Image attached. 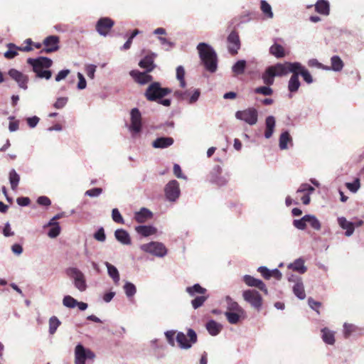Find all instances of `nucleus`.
Masks as SVG:
<instances>
[{
    "instance_id": "5701e85b",
    "label": "nucleus",
    "mask_w": 364,
    "mask_h": 364,
    "mask_svg": "<svg viewBox=\"0 0 364 364\" xmlns=\"http://www.w3.org/2000/svg\"><path fill=\"white\" fill-rule=\"evenodd\" d=\"M116 240L124 245L131 244V238L127 231L124 229H117L114 232Z\"/></svg>"
},
{
    "instance_id": "4c0bfd02",
    "label": "nucleus",
    "mask_w": 364,
    "mask_h": 364,
    "mask_svg": "<svg viewBox=\"0 0 364 364\" xmlns=\"http://www.w3.org/2000/svg\"><path fill=\"white\" fill-rule=\"evenodd\" d=\"M306 223L309 224L314 230H320L321 228V224L318 218L314 215H306Z\"/></svg>"
},
{
    "instance_id": "bb28decb",
    "label": "nucleus",
    "mask_w": 364,
    "mask_h": 364,
    "mask_svg": "<svg viewBox=\"0 0 364 364\" xmlns=\"http://www.w3.org/2000/svg\"><path fill=\"white\" fill-rule=\"evenodd\" d=\"M152 213L148 209L143 208L139 212H136L134 215V219L139 223H144L148 218H150Z\"/></svg>"
},
{
    "instance_id": "f3484780",
    "label": "nucleus",
    "mask_w": 364,
    "mask_h": 364,
    "mask_svg": "<svg viewBox=\"0 0 364 364\" xmlns=\"http://www.w3.org/2000/svg\"><path fill=\"white\" fill-rule=\"evenodd\" d=\"M129 75L140 85H145L152 80V76L146 72H140L136 70H131Z\"/></svg>"
},
{
    "instance_id": "72a5a7b5",
    "label": "nucleus",
    "mask_w": 364,
    "mask_h": 364,
    "mask_svg": "<svg viewBox=\"0 0 364 364\" xmlns=\"http://www.w3.org/2000/svg\"><path fill=\"white\" fill-rule=\"evenodd\" d=\"M225 301L227 303V311H237L244 312V310L239 306V304L232 300L229 296L225 297Z\"/></svg>"
},
{
    "instance_id": "473e14b6",
    "label": "nucleus",
    "mask_w": 364,
    "mask_h": 364,
    "mask_svg": "<svg viewBox=\"0 0 364 364\" xmlns=\"http://www.w3.org/2000/svg\"><path fill=\"white\" fill-rule=\"evenodd\" d=\"M323 341L329 345H333L335 342L334 333L327 328L321 330Z\"/></svg>"
},
{
    "instance_id": "2eb2a0df",
    "label": "nucleus",
    "mask_w": 364,
    "mask_h": 364,
    "mask_svg": "<svg viewBox=\"0 0 364 364\" xmlns=\"http://www.w3.org/2000/svg\"><path fill=\"white\" fill-rule=\"evenodd\" d=\"M8 74L18 83L19 87L23 90H27V83L28 81V77L27 75L14 68L10 69Z\"/></svg>"
},
{
    "instance_id": "69168bd1",
    "label": "nucleus",
    "mask_w": 364,
    "mask_h": 364,
    "mask_svg": "<svg viewBox=\"0 0 364 364\" xmlns=\"http://www.w3.org/2000/svg\"><path fill=\"white\" fill-rule=\"evenodd\" d=\"M190 95V92L188 90H186V91H180V90H176L175 92H174V96L178 99V100H187L188 99V96Z\"/></svg>"
},
{
    "instance_id": "5fc2aeb1",
    "label": "nucleus",
    "mask_w": 364,
    "mask_h": 364,
    "mask_svg": "<svg viewBox=\"0 0 364 364\" xmlns=\"http://www.w3.org/2000/svg\"><path fill=\"white\" fill-rule=\"evenodd\" d=\"M112 218L117 223L124 224V220L117 208L112 209Z\"/></svg>"
},
{
    "instance_id": "6e6d98bb",
    "label": "nucleus",
    "mask_w": 364,
    "mask_h": 364,
    "mask_svg": "<svg viewBox=\"0 0 364 364\" xmlns=\"http://www.w3.org/2000/svg\"><path fill=\"white\" fill-rule=\"evenodd\" d=\"M176 331L174 330L167 331L164 333L168 343L171 346H175L174 336Z\"/></svg>"
},
{
    "instance_id": "37998d69",
    "label": "nucleus",
    "mask_w": 364,
    "mask_h": 364,
    "mask_svg": "<svg viewBox=\"0 0 364 364\" xmlns=\"http://www.w3.org/2000/svg\"><path fill=\"white\" fill-rule=\"evenodd\" d=\"M123 289L126 296L128 298L133 297L136 292V286L130 282H126L123 287Z\"/></svg>"
},
{
    "instance_id": "c03bdc74",
    "label": "nucleus",
    "mask_w": 364,
    "mask_h": 364,
    "mask_svg": "<svg viewBox=\"0 0 364 364\" xmlns=\"http://www.w3.org/2000/svg\"><path fill=\"white\" fill-rule=\"evenodd\" d=\"M60 321L56 316H52L49 319V333L53 335L60 325Z\"/></svg>"
},
{
    "instance_id": "774afa93",
    "label": "nucleus",
    "mask_w": 364,
    "mask_h": 364,
    "mask_svg": "<svg viewBox=\"0 0 364 364\" xmlns=\"http://www.w3.org/2000/svg\"><path fill=\"white\" fill-rule=\"evenodd\" d=\"M68 102V97H59L54 104L56 109H61L65 106Z\"/></svg>"
},
{
    "instance_id": "423d86ee",
    "label": "nucleus",
    "mask_w": 364,
    "mask_h": 364,
    "mask_svg": "<svg viewBox=\"0 0 364 364\" xmlns=\"http://www.w3.org/2000/svg\"><path fill=\"white\" fill-rule=\"evenodd\" d=\"M236 119L243 121L249 125H255L258 121V111L254 107H248L235 112Z\"/></svg>"
},
{
    "instance_id": "3c124183",
    "label": "nucleus",
    "mask_w": 364,
    "mask_h": 364,
    "mask_svg": "<svg viewBox=\"0 0 364 364\" xmlns=\"http://www.w3.org/2000/svg\"><path fill=\"white\" fill-rule=\"evenodd\" d=\"M346 186L350 192L355 193L360 187V179L356 178L353 183H346Z\"/></svg>"
},
{
    "instance_id": "0e129e2a",
    "label": "nucleus",
    "mask_w": 364,
    "mask_h": 364,
    "mask_svg": "<svg viewBox=\"0 0 364 364\" xmlns=\"http://www.w3.org/2000/svg\"><path fill=\"white\" fill-rule=\"evenodd\" d=\"M102 192V189L100 188H94L90 190H87L85 192V195L88 196L90 197H97L99 196Z\"/></svg>"
},
{
    "instance_id": "79ce46f5",
    "label": "nucleus",
    "mask_w": 364,
    "mask_h": 364,
    "mask_svg": "<svg viewBox=\"0 0 364 364\" xmlns=\"http://www.w3.org/2000/svg\"><path fill=\"white\" fill-rule=\"evenodd\" d=\"M7 47L9 50L4 53V55L7 59H13L18 55L17 50H19L18 46L10 43L7 44Z\"/></svg>"
},
{
    "instance_id": "ea45409f",
    "label": "nucleus",
    "mask_w": 364,
    "mask_h": 364,
    "mask_svg": "<svg viewBox=\"0 0 364 364\" xmlns=\"http://www.w3.org/2000/svg\"><path fill=\"white\" fill-rule=\"evenodd\" d=\"M291 141V138L289 133L287 131L282 132L279 136V148L282 150L287 149L288 148L287 143Z\"/></svg>"
},
{
    "instance_id": "bf43d9fd",
    "label": "nucleus",
    "mask_w": 364,
    "mask_h": 364,
    "mask_svg": "<svg viewBox=\"0 0 364 364\" xmlns=\"http://www.w3.org/2000/svg\"><path fill=\"white\" fill-rule=\"evenodd\" d=\"M200 95V92L198 89H196L193 90V93L189 95L188 97H189L187 100L189 104H193L196 102L198 101L199 99V97Z\"/></svg>"
},
{
    "instance_id": "09e8293b",
    "label": "nucleus",
    "mask_w": 364,
    "mask_h": 364,
    "mask_svg": "<svg viewBox=\"0 0 364 364\" xmlns=\"http://www.w3.org/2000/svg\"><path fill=\"white\" fill-rule=\"evenodd\" d=\"M185 76V70L182 65H179L176 68V78L180 82V86L181 87H185L186 82L184 80Z\"/></svg>"
},
{
    "instance_id": "39448f33",
    "label": "nucleus",
    "mask_w": 364,
    "mask_h": 364,
    "mask_svg": "<svg viewBox=\"0 0 364 364\" xmlns=\"http://www.w3.org/2000/svg\"><path fill=\"white\" fill-rule=\"evenodd\" d=\"M66 274L73 279L75 287L80 291L83 292L87 289V285L86 283L85 276L77 267H68L65 270Z\"/></svg>"
},
{
    "instance_id": "aec40b11",
    "label": "nucleus",
    "mask_w": 364,
    "mask_h": 364,
    "mask_svg": "<svg viewBox=\"0 0 364 364\" xmlns=\"http://www.w3.org/2000/svg\"><path fill=\"white\" fill-rule=\"evenodd\" d=\"M173 139L169 136L158 137L152 142L153 147L156 149H166L173 144Z\"/></svg>"
},
{
    "instance_id": "1a4fd4ad",
    "label": "nucleus",
    "mask_w": 364,
    "mask_h": 364,
    "mask_svg": "<svg viewBox=\"0 0 364 364\" xmlns=\"http://www.w3.org/2000/svg\"><path fill=\"white\" fill-rule=\"evenodd\" d=\"M140 248L144 252L150 253L159 257H163L167 253V250L164 245L159 242H151L147 244L141 245Z\"/></svg>"
},
{
    "instance_id": "603ef678",
    "label": "nucleus",
    "mask_w": 364,
    "mask_h": 364,
    "mask_svg": "<svg viewBox=\"0 0 364 364\" xmlns=\"http://www.w3.org/2000/svg\"><path fill=\"white\" fill-rule=\"evenodd\" d=\"M269 86L270 85L257 87L255 89V92L264 96L271 95L273 93V90Z\"/></svg>"
},
{
    "instance_id": "4468645a",
    "label": "nucleus",
    "mask_w": 364,
    "mask_h": 364,
    "mask_svg": "<svg viewBox=\"0 0 364 364\" xmlns=\"http://www.w3.org/2000/svg\"><path fill=\"white\" fill-rule=\"evenodd\" d=\"M114 26V21L109 18H101L96 24V30L100 35L106 36Z\"/></svg>"
},
{
    "instance_id": "c9c22d12",
    "label": "nucleus",
    "mask_w": 364,
    "mask_h": 364,
    "mask_svg": "<svg viewBox=\"0 0 364 364\" xmlns=\"http://www.w3.org/2000/svg\"><path fill=\"white\" fill-rule=\"evenodd\" d=\"M243 314L244 312L226 311L225 315L230 323L237 324L240 321L241 315Z\"/></svg>"
},
{
    "instance_id": "0eeeda50",
    "label": "nucleus",
    "mask_w": 364,
    "mask_h": 364,
    "mask_svg": "<svg viewBox=\"0 0 364 364\" xmlns=\"http://www.w3.org/2000/svg\"><path fill=\"white\" fill-rule=\"evenodd\" d=\"M176 341L181 348L189 349L197 342L196 333L191 328L188 330L187 336L182 332H178L176 335Z\"/></svg>"
},
{
    "instance_id": "e2e57ef3",
    "label": "nucleus",
    "mask_w": 364,
    "mask_h": 364,
    "mask_svg": "<svg viewBox=\"0 0 364 364\" xmlns=\"http://www.w3.org/2000/svg\"><path fill=\"white\" fill-rule=\"evenodd\" d=\"M60 230L61 229H60V225L51 227V228L50 229V230L48 233V237H50V238H55L56 237H58L60 235Z\"/></svg>"
},
{
    "instance_id": "f03ea898",
    "label": "nucleus",
    "mask_w": 364,
    "mask_h": 364,
    "mask_svg": "<svg viewBox=\"0 0 364 364\" xmlns=\"http://www.w3.org/2000/svg\"><path fill=\"white\" fill-rule=\"evenodd\" d=\"M197 50L205 69L210 73H215L218 68V58L214 49L205 43H200Z\"/></svg>"
},
{
    "instance_id": "8fccbe9b",
    "label": "nucleus",
    "mask_w": 364,
    "mask_h": 364,
    "mask_svg": "<svg viewBox=\"0 0 364 364\" xmlns=\"http://www.w3.org/2000/svg\"><path fill=\"white\" fill-rule=\"evenodd\" d=\"M63 304L68 308L73 309L76 307L77 301L71 296L68 295L64 296L63 299Z\"/></svg>"
},
{
    "instance_id": "20e7f679",
    "label": "nucleus",
    "mask_w": 364,
    "mask_h": 364,
    "mask_svg": "<svg viewBox=\"0 0 364 364\" xmlns=\"http://www.w3.org/2000/svg\"><path fill=\"white\" fill-rule=\"evenodd\" d=\"M171 92V90L168 87H161L159 82L151 83L145 92V97L149 101H156Z\"/></svg>"
},
{
    "instance_id": "6ab92c4d",
    "label": "nucleus",
    "mask_w": 364,
    "mask_h": 364,
    "mask_svg": "<svg viewBox=\"0 0 364 364\" xmlns=\"http://www.w3.org/2000/svg\"><path fill=\"white\" fill-rule=\"evenodd\" d=\"M299 68H300V63H299ZM297 68H296V70H297ZM292 73V75L291 76L289 80V82H288V90L290 92H296L300 85H301V83H300V81H299V73H296V70L295 71H291V72Z\"/></svg>"
},
{
    "instance_id": "2f4dec72",
    "label": "nucleus",
    "mask_w": 364,
    "mask_h": 364,
    "mask_svg": "<svg viewBox=\"0 0 364 364\" xmlns=\"http://www.w3.org/2000/svg\"><path fill=\"white\" fill-rule=\"evenodd\" d=\"M206 328L211 336H216L220 332L222 326L216 321L211 320L206 323Z\"/></svg>"
},
{
    "instance_id": "4be33fe9",
    "label": "nucleus",
    "mask_w": 364,
    "mask_h": 364,
    "mask_svg": "<svg viewBox=\"0 0 364 364\" xmlns=\"http://www.w3.org/2000/svg\"><path fill=\"white\" fill-rule=\"evenodd\" d=\"M155 56L156 55L154 53L145 56L142 60L139 61V65L141 68L146 69V73L152 71L155 68V65L154 64V59Z\"/></svg>"
},
{
    "instance_id": "c85d7f7f",
    "label": "nucleus",
    "mask_w": 364,
    "mask_h": 364,
    "mask_svg": "<svg viewBox=\"0 0 364 364\" xmlns=\"http://www.w3.org/2000/svg\"><path fill=\"white\" fill-rule=\"evenodd\" d=\"M293 292L299 299L302 300L306 298L304 284L301 279H299L294 285Z\"/></svg>"
},
{
    "instance_id": "9d476101",
    "label": "nucleus",
    "mask_w": 364,
    "mask_h": 364,
    "mask_svg": "<svg viewBox=\"0 0 364 364\" xmlns=\"http://www.w3.org/2000/svg\"><path fill=\"white\" fill-rule=\"evenodd\" d=\"M129 129L133 137L139 134L141 130V115L137 108H134L131 111V124Z\"/></svg>"
},
{
    "instance_id": "cd10ccee",
    "label": "nucleus",
    "mask_w": 364,
    "mask_h": 364,
    "mask_svg": "<svg viewBox=\"0 0 364 364\" xmlns=\"http://www.w3.org/2000/svg\"><path fill=\"white\" fill-rule=\"evenodd\" d=\"M186 291L191 296H195L196 294L203 295L206 293V289L202 287L199 284H196L191 287H188Z\"/></svg>"
},
{
    "instance_id": "f704fd0d",
    "label": "nucleus",
    "mask_w": 364,
    "mask_h": 364,
    "mask_svg": "<svg viewBox=\"0 0 364 364\" xmlns=\"http://www.w3.org/2000/svg\"><path fill=\"white\" fill-rule=\"evenodd\" d=\"M296 73H299V76L301 75L304 80L308 83L311 84L313 82V77L311 75L309 70L300 63V68L296 70Z\"/></svg>"
},
{
    "instance_id": "a211bd4d",
    "label": "nucleus",
    "mask_w": 364,
    "mask_h": 364,
    "mask_svg": "<svg viewBox=\"0 0 364 364\" xmlns=\"http://www.w3.org/2000/svg\"><path fill=\"white\" fill-rule=\"evenodd\" d=\"M243 281L247 286L257 287L261 291H264L266 294H267V289L266 287V285L262 280L255 279V277L250 275L246 274L243 277Z\"/></svg>"
},
{
    "instance_id": "7c9ffc66",
    "label": "nucleus",
    "mask_w": 364,
    "mask_h": 364,
    "mask_svg": "<svg viewBox=\"0 0 364 364\" xmlns=\"http://www.w3.org/2000/svg\"><path fill=\"white\" fill-rule=\"evenodd\" d=\"M316 11L323 15L329 14V4L325 0H319L315 5Z\"/></svg>"
},
{
    "instance_id": "a18cd8bd",
    "label": "nucleus",
    "mask_w": 364,
    "mask_h": 364,
    "mask_svg": "<svg viewBox=\"0 0 364 364\" xmlns=\"http://www.w3.org/2000/svg\"><path fill=\"white\" fill-rule=\"evenodd\" d=\"M246 67V61L244 60H240L236 62L232 66V71L237 74H242L245 71Z\"/></svg>"
},
{
    "instance_id": "338daca9",
    "label": "nucleus",
    "mask_w": 364,
    "mask_h": 364,
    "mask_svg": "<svg viewBox=\"0 0 364 364\" xmlns=\"http://www.w3.org/2000/svg\"><path fill=\"white\" fill-rule=\"evenodd\" d=\"M96 68V65L92 64L86 66V74L90 79H94Z\"/></svg>"
},
{
    "instance_id": "680f3d73",
    "label": "nucleus",
    "mask_w": 364,
    "mask_h": 364,
    "mask_svg": "<svg viewBox=\"0 0 364 364\" xmlns=\"http://www.w3.org/2000/svg\"><path fill=\"white\" fill-rule=\"evenodd\" d=\"M308 65L310 67H316L318 68H321V69H324V70H330V68L323 65L321 63H319L315 58L310 59L308 61Z\"/></svg>"
},
{
    "instance_id": "49530a36",
    "label": "nucleus",
    "mask_w": 364,
    "mask_h": 364,
    "mask_svg": "<svg viewBox=\"0 0 364 364\" xmlns=\"http://www.w3.org/2000/svg\"><path fill=\"white\" fill-rule=\"evenodd\" d=\"M208 296H205L204 294L196 296V298L191 301L193 308L197 309L202 306L204 302L208 299Z\"/></svg>"
},
{
    "instance_id": "de8ad7c7",
    "label": "nucleus",
    "mask_w": 364,
    "mask_h": 364,
    "mask_svg": "<svg viewBox=\"0 0 364 364\" xmlns=\"http://www.w3.org/2000/svg\"><path fill=\"white\" fill-rule=\"evenodd\" d=\"M261 10L263 14L269 18H273V12L271 6L264 0L261 1Z\"/></svg>"
},
{
    "instance_id": "6e6552de",
    "label": "nucleus",
    "mask_w": 364,
    "mask_h": 364,
    "mask_svg": "<svg viewBox=\"0 0 364 364\" xmlns=\"http://www.w3.org/2000/svg\"><path fill=\"white\" fill-rule=\"evenodd\" d=\"M95 354L82 344H77L75 348V364H86V360H93Z\"/></svg>"
},
{
    "instance_id": "9b49d317",
    "label": "nucleus",
    "mask_w": 364,
    "mask_h": 364,
    "mask_svg": "<svg viewBox=\"0 0 364 364\" xmlns=\"http://www.w3.org/2000/svg\"><path fill=\"white\" fill-rule=\"evenodd\" d=\"M244 299L250 303L254 308L259 309L262 306V296L255 290H246L242 294Z\"/></svg>"
},
{
    "instance_id": "864d4df0",
    "label": "nucleus",
    "mask_w": 364,
    "mask_h": 364,
    "mask_svg": "<svg viewBox=\"0 0 364 364\" xmlns=\"http://www.w3.org/2000/svg\"><path fill=\"white\" fill-rule=\"evenodd\" d=\"M306 215L304 216H303L301 219H299V220H294L293 221V225L294 226L299 229V230H304L306 229Z\"/></svg>"
},
{
    "instance_id": "7ed1b4c3",
    "label": "nucleus",
    "mask_w": 364,
    "mask_h": 364,
    "mask_svg": "<svg viewBox=\"0 0 364 364\" xmlns=\"http://www.w3.org/2000/svg\"><path fill=\"white\" fill-rule=\"evenodd\" d=\"M27 63L32 66L33 72L39 78L49 80L52 76V72L49 70L53 61L47 57H38L37 58H28Z\"/></svg>"
},
{
    "instance_id": "412c9836",
    "label": "nucleus",
    "mask_w": 364,
    "mask_h": 364,
    "mask_svg": "<svg viewBox=\"0 0 364 364\" xmlns=\"http://www.w3.org/2000/svg\"><path fill=\"white\" fill-rule=\"evenodd\" d=\"M338 223L342 229L346 230L345 235L347 237H350L353 234L354 223L348 221L344 217L338 218Z\"/></svg>"
},
{
    "instance_id": "f8f14e48",
    "label": "nucleus",
    "mask_w": 364,
    "mask_h": 364,
    "mask_svg": "<svg viewBox=\"0 0 364 364\" xmlns=\"http://www.w3.org/2000/svg\"><path fill=\"white\" fill-rule=\"evenodd\" d=\"M165 194L169 201H176L180 196L178 182L176 180L169 181L165 187Z\"/></svg>"
},
{
    "instance_id": "c756f323",
    "label": "nucleus",
    "mask_w": 364,
    "mask_h": 364,
    "mask_svg": "<svg viewBox=\"0 0 364 364\" xmlns=\"http://www.w3.org/2000/svg\"><path fill=\"white\" fill-rule=\"evenodd\" d=\"M269 53L277 58H282L285 56L283 46L276 43L269 48Z\"/></svg>"
},
{
    "instance_id": "e433bc0d",
    "label": "nucleus",
    "mask_w": 364,
    "mask_h": 364,
    "mask_svg": "<svg viewBox=\"0 0 364 364\" xmlns=\"http://www.w3.org/2000/svg\"><path fill=\"white\" fill-rule=\"evenodd\" d=\"M289 267L301 274H304L306 271V267L304 266V261L300 258L296 259L293 263L290 264Z\"/></svg>"
},
{
    "instance_id": "f257e3e1",
    "label": "nucleus",
    "mask_w": 364,
    "mask_h": 364,
    "mask_svg": "<svg viewBox=\"0 0 364 364\" xmlns=\"http://www.w3.org/2000/svg\"><path fill=\"white\" fill-rule=\"evenodd\" d=\"M298 66L299 62H285L269 66L262 74V80L265 85H272L274 83V77L287 75L289 73L295 71Z\"/></svg>"
},
{
    "instance_id": "a19ab883",
    "label": "nucleus",
    "mask_w": 364,
    "mask_h": 364,
    "mask_svg": "<svg viewBox=\"0 0 364 364\" xmlns=\"http://www.w3.org/2000/svg\"><path fill=\"white\" fill-rule=\"evenodd\" d=\"M331 70L338 72L341 71L343 68V63L341 58L338 55H333L331 58Z\"/></svg>"
},
{
    "instance_id": "393cba45",
    "label": "nucleus",
    "mask_w": 364,
    "mask_h": 364,
    "mask_svg": "<svg viewBox=\"0 0 364 364\" xmlns=\"http://www.w3.org/2000/svg\"><path fill=\"white\" fill-rule=\"evenodd\" d=\"M136 232L144 237H148L156 232V228L150 225H139L135 228Z\"/></svg>"
},
{
    "instance_id": "58836bf2",
    "label": "nucleus",
    "mask_w": 364,
    "mask_h": 364,
    "mask_svg": "<svg viewBox=\"0 0 364 364\" xmlns=\"http://www.w3.org/2000/svg\"><path fill=\"white\" fill-rule=\"evenodd\" d=\"M9 182L11 188L13 191H15L18 187L20 181V176L16 173L15 169H11L9 172Z\"/></svg>"
},
{
    "instance_id": "dca6fc26",
    "label": "nucleus",
    "mask_w": 364,
    "mask_h": 364,
    "mask_svg": "<svg viewBox=\"0 0 364 364\" xmlns=\"http://www.w3.org/2000/svg\"><path fill=\"white\" fill-rule=\"evenodd\" d=\"M59 38L57 36H50L43 41L45 48L41 50L42 53H52L58 50Z\"/></svg>"
},
{
    "instance_id": "4d7b16f0",
    "label": "nucleus",
    "mask_w": 364,
    "mask_h": 364,
    "mask_svg": "<svg viewBox=\"0 0 364 364\" xmlns=\"http://www.w3.org/2000/svg\"><path fill=\"white\" fill-rule=\"evenodd\" d=\"M94 238L99 242H105L106 240V235L105 230L102 227L100 228L97 232L94 234Z\"/></svg>"
},
{
    "instance_id": "b1692460",
    "label": "nucleus",
    "mask_w": 364,
    "mask_h": 364,
    "mask_svg": "<svg viewBox=\"0 0 364 364\" xmlns=\"http://www.w3.org/2000/svg\"><path fill=\"white\" fill-rule=\"evenodd\" d=\"M276 124L275 118L273 116H268L265 119V132H264V137L266 139H269L274 130Z\"/></svg>"
},
{
    "instance_id": "ddd939ff",
    "label": "nucleus",
    "mask_w": 364,
    "mask_h": 364,
    "mask_svg": "<svg viewBox=\"0 0 364 364\" xmlns=\"http://www.w3.org/2000/svg\"><path fill=\"white\" fill-rule=\"evenodd\" d=\"M228 48L230 53L235 55L240 48V41L238 33L232 31L227 38Z\"/></svg>"
},
{
    "instance_id": "052dcab7",
    "label": "nucleus",
    "mask_w": 364,
    "mask_h": 364,
    "mask_svg": "<svg viewBox=\"0 0 364 364\" xmlns=\"http://www.w3.org/2000/svg\"><path fill=\"white\" fill-rule=\"evenodd\" d=\"M355 326L353 324L345 323L343 325V333L344 336L346 338H348L350 336L352 332H353L355 330Z\"/></svg>"
},
{
    "instance_id": "a878e982",
    "label": "nucleus",
    "mask_w": 364,
    "mask_h": 364,
    "mask_svg": "<svg viewBox=\"0 0 364 364\" xmlns=\"http://www.w3.org/2000/svg\"><path fill=\"white\" fill-rule=\"evenodd\" d=\"M105 265L107 268L108 275L113 279L114 284H117L120 279L118 269L116 268V267L109 263L108 262H105Z\"/></svg>"
},
{
    "instance_id": "13d9d810",
    "label": "nucleus",
    "mask_w": 364,
    "mask_h": 364,
    "mask_svg": "<svg viewBox=\"0 0 364 364\" xmlns=\"http://www.w3.org/2000/svg\"><path fill=\"white\" fill-rule=\"evenodd\" d=\"M314 191V188L308 183H302L298 188L296 193H311Z\"/></svg>"
}]
</instances>
